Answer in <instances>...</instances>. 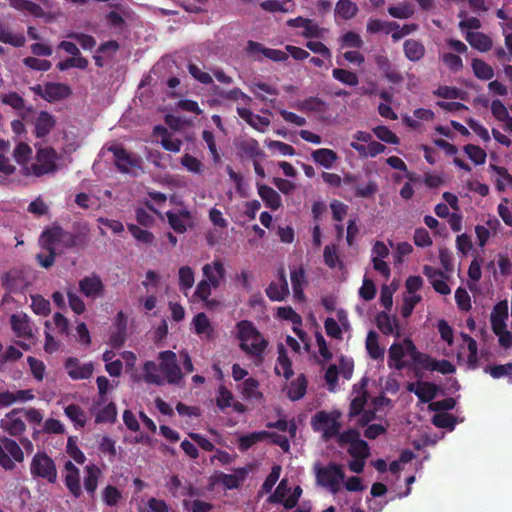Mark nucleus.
<instances>
[{"mask_svg": "<svg viewBox=\"0 0 512 512\" xmlns=\"http://www.w3.org/2000/svg\"><path fill=\"white\" fill-rule=\"evenodd\" d=\"M203 279L198 283L195 296L203 301H208L212 290L218 289L225 281L226 271L224 263L215 259L211 263H207L202 268Z\"/></svg>", "mask_w": 512, "mask_h": 512, "instance_id": "1", "label": "nucleus"}, {"mask_svg": "<svg viewBox=\"0 0 512 512\" xmlns=\"http://www.w3.org/2000/svg\"><path fill=\"white\" fill-rule=\"evenodd\" d=\"M240 348L246 354L261 359L268 342L252 325V322H237Z\"/></svg>", "mask_w": 512, "mask_h": 512, "instance_id": "2", "label": "nucleus"}, {"mask_svg": "<svg viewBox=\"0 0 512 512\" xmlns=\"http://www.w3.org/2000/svg\"><path fill=\"white\" fill-rule=\"evenodd\" d=\"M41 243L48 249L47 255L38 254L37 259L44 268L50 267L54 263L55 251L60 244L72 245L71 236L60 227H53L45 231L41 238Z\"/></svg>", "mask_w": 512, "mask_h": 512, "instance_id": "3", "label": "nucleus"}, {"mask_svg": "<svg viewBox=\"0 0 512 512\" xmlns=\"http://www.w3.org/2000/svg\"><path fill=\"white\" fill-rule=\"evenodd\" d=\"M341 413L339 411H318L311 419V427L315 432H322V439L329 441L334 437H339L341 434V424L339 418Z\"/></svg>", "mask_w": 512, "mask_h": 512, "instance_id": "4", "label": "nucleus"}, {"mask_svg": "<svg viewBox=\"0 0 512 512\" xmlns=\"http://www.w3.org/2000/svg\"><path fill=\"white\" fill-rule=\"evenodd\" d=\"M58 155L53 148L41 147L37 150L35 161L26 168V176L40 177L57 171Z\"/></svg>", "mask_w": 512, "mask_h": 512, "instance_id": "5", "label": "nucleus"}, {"mask_svg": "<svg viewBox=\"0 0 512 512\" xmlns=\"http://www.w3.org/2000/svg\"><path fill=\"white\" fill-rule=\"evenodd\" d=\"M361 434L356 428H349L339 435L337 443L340 447L349 445L347 453L351 458H369L370 447L368 443L360 438Z\"/></svg>", "mask_w": 512, "mask_h": 512, "instance_id": "6", "label": "nucleus"}, {"mask_svg": "<svg viewBox=\"0 0 512 512\" xmlns=\"http://www.w3.org/2000/svg\"><path fill=\"white\" fill-rule=\"evenodd\" d=\"M24 452L22 447L12 438L0 437V467L5 471H12L16 463L24 461Z\"/></svg>", "mask_w": 512, "mask_h": 512, "instance_id": "7", "label": "nucleus"}, {"mask_svg": "<svg viewBox=\"0 0 512 512\" xmlns=\"http://www.w3.org/2000/svg\"><path fill=\"white\" fill-rule=\"evenodd\" d=\"M107 150L112 153L115 165L121 172L136 175L141 170L142 159L128 152L122 145L114 143Z\"/></svg>", "mask_w": 512, "mask_h": 512, "instance_id": "8", "label": "nucleus"}, {"mask_svg": "<svg viewBox=\"0 0 512 512\" xmlns=\"http://www.w3.org/2000/svg\"><path fill=\"white\" fill-rule=\"evenodd\" d=\"M30 473L34 478H42L54 484L57 481V468L54 460L45 452H37L30 463Z\"/></svg>", "mask_w": 512, "mask_h": 512, "instance_id": "9", "label": "nucleus"}, {"mask_svg": "<svg viewBox=\"0 0 512 512\" xmlns=\"http://www.w3.org/2000/svg\"><path fill=\"white\" fill-rule=\"evenodd\" d=\"M287 25L299 29L298 34L308 40H323L327 32L325 28L320 27L314 20L303 17L290 19L287 21Z\"/></svg>", "mask_w": 512, "mask_h": 512, "instance_id": "10", "label": "nucleus"}, {"mask_svg": "<svg viewBox=\"0 0 512 512\" xmlns=\"http://www.w3.org/2000/svg\"><path fill=\"white\" fill-rule=\"evenodd\" d=\"M344 472L342 466L336 463H330L326 467L319 468L317 471V482L324 486L329 487L332 491H337L340 481L344 479Z\"/></svg>", "mask_w": 512, "mask_h": 512, "instance_id": "11", "label": "nucleus"}, {"mask_svg": "<svg viewBox=\"0 0 512 512\" xmlns=\"http://www.w3.org/2000/svg\"><path fill=\"white\" fill-rule=\"evenodd\" d=\"M160 371L165 375L168 383L177 384L182 379L180 366L177 364L176 354L173 351H162L159 353Z\"/></svg>", "mask_w": 512, "mask_h": 512, "instance_id": "12", "label": "nucleus"}, {"mask_svg": "<svg viewBox=\"0 0 512 512\" xmlns=\"http://www.w3.org/2000/svg\"><path fill=\"white\" fill-rule=\"evenodd\" d=\"M31 90L49 102L65 99L71 94L70 87L63 83L39 84L31 87Z\"/></svg>", "mask_w": 512, "mask_h": 512, "instance_id": "13", "label": "nucleus"}, {"mask_svg": "<svg viewBox=\"0 0 512 512\" xmlns=\"http://www.w3.org/2000/svg\"><path fill=\"white\" fill-rule=\"evenodd\" d=\"M24 408L13 409L0 421L1 429L11 437H21L26 430V424L19 414Z\"/></svg>", "mask_w": 512, "mask_h": 512, "instance_id": "14", "label": "nucleus"}, {"mask_svg": "<svg viewBox=\"0 0 512 512\" xmlns=\"http://www.w3.org/2000/svg\"><path fill=\"white\" fill-rule=\"evenodd\" d=\"M423 274L427 277L433 289L441 295H449L451 288L448 284L449 276L431 266H424Z\"/></svg>", "mask_w": 512, "mask_h": 512, "instance_id": "15", "label": "nucleus"}, {"mask_svg": "<svg viewBox=\"0 0 512 512\" xmlns=\"http://www.w3.org/2000/svg\"><path fill=\"white\" fill-rule=\"evenodd\" d=\"M64 366L68 376L73 380L89 379L94 371L92 363L80 364L79 360L75 357L67 358Z\"/></svg>", "mask_w": 512, "mask_h": 512, "instance_id": "16", "label": "nucleus"}, {"mask_svg": "<svg viewBox=\"0 0 512 512\" xmlns=\"http://www.w3.org/2000/svg\"><path fill=\"white\" fill-rule=\"evenodd\" d=\"M154 137L162 147L170 152L177 153L181 150L182 140L175 137L163 126H155L153 130Z\"/></svg>", "mask_w": 512, "mask_h": 512, "instance_id": "17", "label": "nucleus"}, {"mask_svg": "<svg viewBox=\"0 0 512 512\" xmlns=\"http://www.w3.org/2000/svg\"><path fill=\"white\" fill-rule=\"evenodd\" d=\"M167 218L174 231L183 233L192 224L191 213L185 208L167 212Z\"/></svg>", "mask_w": 512, "mask_h": 512, "instance_id": "18", "label": "nucleus"}, {"mask_svg": "<svg viewBox=\"0 0 512 512\" xmlns=\"http://www.w3.org/2000/svg\"><path fill=\"white\" fill-rule=\"evenodd\" d=\"M288 293L289 288L285 277V271L281 268L278 272V278L270 283L266 290V294L273 301H281L288 295Z\"/></svg>", "mask_w": 512, "mask_h": 512, "instance_id": "19", "label": "nucleus"}, {"mask_svg": "<svg viewBox=\"0 0 512 512\" xmlns=\"http://www.w3.org/2000/svg\"><path fill=\"white\" fill-rule=\"evenodd\" d=\"M64 467L67 472L64 479L65 486L75 498H79L82 494L80 471L71 461H67Z\"/></svg>", "mask_w": 512, "mask_h": 512, "instance_id": "20", "label": "nucleus"}, {"mask_svg": "<svg viewBox=\"0 0 512 512\" xmlns=\"http://www.w3.org/2000/svg\"><path fill=\"white\" fill-rule=\"evenodd\" d=\"M237 112L244 121L259 132H265L270 125L269 118L254 114L246 107L237 106Z\"/></svg>", "mask_w": 512, "mask_h": 512, "instance_id": "21", "label": "nucleus"}, {"mask_svg": "<svg viewBox=\"0 0 512 512\" xmlns=\"http://www.w3.org/2000/svg\"><path fill=\"white\" fill-rule=\"evenodd\" d=\"M79 289L87 298L96 299L102 295L103 284L98 276L91 275L79 282Z\"/></svg>", "mask_w": 512, "mask_h": 512, "instance_id": "22", "label": "nucleus"}, {"mask_svg": "<svg viewBox=\"0 0 512 512\" xmlns=\"http://www.w3.org/2000/svg\"><path fill=\"white\" fill-rule=\"evenodd\" d=\"M55 118L46 111L37 113L34 119V133L36 137L43 138L47 136L55 126Z\"/></svg>", "mask_w": 512, "mask_h": 512, "instance_id": "23", "label": "nucleus"}, {"mask_svg": "<svg viewBox=\"0 0 512 512\" xmlns=\"http://www.w3.org/2000/svg\"><path fill=\"white\" fill-rule=\"evenodd\" d=\"M45 326L46 331L44 350L47 353L52 354L59 349V343L54 339L49 330L54 329L53 326H55V328L58 329L59 332L67 333L69 329V322H45Z\"/></svg>", "mask_w": 512, "mask_h": 512, "instance_id": "24", "label": "nucleus"}, {"mask_svg": "<svg viewBox=\"0 0 512 512\" xmlns=\"http://www.w3.org/2000/svg\"><path fill=\"white\" fill-rule=\"evenodd\" d=\"M311 158L317 165L325 169H332L339 157L332 149L319 148L312 151Z\"/></svg>", "mask_w": 512, "mask_h": 512, "instance_id": "25", "label": "nucleus"}, {"mask_svg": "<svg viewBox=\"0 0 512 512\" xmlns=\"http://www.w3.org/2000/svg\"><path fill=\"white\" fill-rule=\"evenodd\" d=\"M274 371L277 375L283 376L286 380L290 379L294 374L292 363L283 344L278 345V358Z\"/></svg>", "mask_w": 512, "mask_h": 512, "instance_id": "26", "label": "nucleus"}, {"mask_svg": "<svg viewBox=\"0 0 512 512\" xmlns=\"http://www.w3.org/2000/svg\"><path fill=\"white\" fill-rule=\"evenodd\" d=\"M258 195L260 198L265 202V205L272 209L277 210L281 206V197L278 194L277 191H275L273 188L257 183L256 184Z\"/></svg>", "mask_w": 512, "mask_h": 512, "instance_id": "27", "label": "nucleus"}, {"mask_svg": "<svg viewBox=\"0 0 512 512\" xmlns=\"http://www.w3.org/2000/svg\"><path fill=\"white\" fill-rule=\"evenodd\" d=\"M350 146L362 157H375L385 151V146L383 144L372 140L368 144L351 142Z\"/></svg>", "mask_w": 512, "mask_h": 512, "instance_id": "28", "label": "nucleus"}, {"mask_svg": "<svg viewBox=\"0 0 512 512\" xmlns=\"http://www.w3.org/2000/svg\"><path fill=\"white\" fill-rule=\"evenodd\" d=\"M438 386L432 382H418L415 389V395L422 403H431L437 396Z\"/></svg>", "mask_w": 512, "mask_h": 512, "instance_id": "29", "label": "nucleus"}, {"mask_svg": "<svg viewBox=\"0 0 512 512\" xmlns=\"http://www.w3.org/2000/svg\"><path fill=\"white\" fill-rule=\"evenodd\" d=\"M306 283L305 279V272L303 268H295L291 271V284L293 289V297L298 300L302 301L304 298L303 294V287Z\"/></svg>", "mask_w": 512, "mask_h": 512, "instance_id": "30", "label": "nucleus"}, {"mask_svg": "<svg viewBox=\"0 0 512 512\" xmlns=\"http://www.w3.org/2000/svg\"><path fill=\"white\" fill-rule=\"evenodd\" d=\"M307 379L306 377L301 374L299 375L296 380L292 381L288 387L287 396L292 401H297L303 398L306 394L307 390Z\"/></svg>", "mask_w": 512, "mask_h": 512, "instance_id": "31", "label": "nucleus"}, {"mask_svg": "<svg viewBox=\"0 0 512 512\" xmlns=\"http://www.w3.org/2000/svg\"><path fill=\"white\" fill-rule=\"evenodd\" d=\"M16 162L22 167L23 173L26 175V168H30L29 160L32 156L31 147L23 142L16 145L13 151Z\"/></svg>", "mask_w": 512, "mask_h": 512, "instance_id": "32", "label": "nucleus"}, {"mask_svg": "<svg viewBox=\"0 0 512 512\" xmlns=\"http://www.w3.org/2000/svg\"><path fill=\"white\" fill-rule=\"evenodd\" d=\"M465 38L473 48L481 52L488 51L492 46L491 39L480 32H467Z\"/></svg>", "mask_w": 512, "mask_h": 512, "instance_id": "33", "label": "nucleus"}, {"mask_svg": "<svg viewBox=\"0 0 512 512\" xmlns=\"http://www.w3.org/2000/svg\"><path fill=\"white\" fill-rule=\"evenodd\" d=\"M493 332L498 336L501 347L509 349L512 346V334L507 328L506 322H491Z\"/></svg>", "mask_w": 512, "mask_h": 512, "instance_id": "34", "label": "nucleus"}, {"mask_svg": "<svg viewBox=\"0 0 512 512\" xmlns=\"http://www.w3.org/2000/svg\"><path fill=\"white\" fill-rule=\"evenodd\" d=\"M267 438V431H257L243 435L238 439V448L240 451L245 452L253 445Z\"/></svg>", "mask_w": 512, "mask_h": 512, "instance_id": "35", "label": "nucleus"}, {"mask_svg": "<svg viewBox=\"0 0 512 512\" xmlns=\"http://www.w3.org/2000/svg\"><path fill=\"white\" fill-rule=\"evenodd\" d=\"M85 473L86 475L84 477V488L88 494L93 496L98 486L100 470L94 465H88L85 467Z\"/></svg>", "mask_w": 512, "mask_h": 512, "instance_id": "36", "label": "nucleus"}, {"mask_svg": "<svg viewBox=\"0 0 512 512\" xmlns=\"http://www.w3.org/2000/svg\"><path fill=\"white\" fill-rule=\"evenodd\" d=\"M405 56L410 61H419L425 54V47L419 41L409 39L404 43Z\"/></svg>", "mask_w": 512, "mask_h": 512, "instance_id": "37", "label": "nucleus"}, {"mask_svg": "<svg viewBox=\"0 0 512 512\" xmlns=\"http://www.w3.org/2000/svg\"><path fill=\"white\" fill-rule=\"evenodd\" d=\"M404 356V347L402 344L394 343L390 346L388 351V365L401 370L405 367V363L402 360Z\"/></svg>", "mask_w": 512, "mask_h": 512, "instance_id": "38", "label": "nucleus"}, {"mask_svg": "<svg viewBox=\"0 0 512 512\" xmlns=\"http://www.w3.org/2000/svg\"><path fill=\"white\" fill-rule=\"evenodd\" d=\"M259 382L253 377L247 378L242 384L241 393L246 400H261L263 394L258 390Z\"/></svg>", "mask_w": 512, "mask_h": 512, "instance_id": "39", "label": "nucleus"}, {"mask_svg": "<svg viewBox=\"0 0 512 512\" xmlns=\"http://www.w3.org/2000/svg\"><path fill=\"white\" fill-rule=\"evenodd\" d=\"M358 12V7L350 0H339L335 6V14L341 19L353 18Z\"/></svg>", "mask_w": 512, "mask_h": 512, "instance_id": "40", "label": "nucleus"}, {"mask_svg": "<svg viewBox=\"0 0 512 512\" xmlns=\"http://www.w3.org/2000/svg\"><path fill=\"white\" fill-rule=\"evenodd\" d=\"M249 50L253 53L261 51L263 55L274 61H285L288 58L286 52L277 49L262 48L260 44L249 42Z\"/></svg>", "mask_w": 512, "mask_h": 512, "instance_id": "41", "label": "nucleus"}, {"mask_svg": "<svg viewBox=\"0 0 512 512\" xmlns=\"http://www.w3.org/2000/svg\"><path fill=\"white\" fill-rule=\"evenodd\" d=\"M64 412L76 427L82 428L86 425V414L79 405L70 404L65 407Z\"/></svg>", "mask_w": 512, "mask_h": 512, "instance_id": "42", "label": "nucleus"}, {"mask_svg": "<svg viewBox=\"0 0 512 512\" xmlns=\"http://www.w3.org/2000/svg\"><path fill=\"white\" fill-rule=\"evenodd\" d=\"M366 349L372 359L383 358L384 349L378 343V334L375 331H369L366 338Z\"/></svg>", "mask_w": 512, "mask_h": 512, "instance_id": "43", "label": "nucleus"}, {"mask_svg": "<svg viewBox=\"0 0 512 512\" xmlns=\"http://www.w3.org/2000/svg\"><path fill=\"white\" fill-rule=\"evenodd\" d=\"M159 366L153 361H147L143 365L144 381L149 384H163V377L158 374Z\"/></svg>", "mask_w": 512, "mask_h": 512, "instance_id": "44", "label": "nucleus"}, {"mask_svg": "<svg viewBox=\"0 0 512 512\" xmlns=\"http://www.w3.org/2000/svg\"><path fill=\"white\" fill-rule=\"evenodd\" d=\"M9 3L14 9L26 14L41 16L43 13L42 8L39 5L27 0H9Z\"/></svg>", "mask_w": 512, "mask_h": 512, "instance_id": "45", "label": "nucleus"}, {"mask_svg": "<svg viewBox=\"0 0 512 512\" xmlns=\"http://www.w3.org/2000/svg\"><path fill=\"white\" fill-rule=\"evenodd\" d=\"M388 13L393 18L407 19L414 14V6L410 2H402L388 8Z\"/></svg>", "mask_w": 512, "mask_h": 512, "instance_id": "46", "label": "nucleus"}, {"mask_svg": "<svg viewBox=\"0 0 512 512\" xmlns=\"http://www.w3.org/2000/svg\"><path fill=\"white\" fill-rule=\"evenodd\" d=\"M264 143L273 154L281 156H293L296 153L293 146L281 141L265 140Z\"/></svg>", "mask_w": 512, "mask_h": 512, "instance_id": "47", "label": "nucleus"}, {"mask_svg": "<svg viewBox=\"0 0 512 512\" xmlns=\"http://www.w3.org/2000/svg\"><path fill=\"white\" fill-rule=\"evenodd\" d=\"M0 41L14 47H21L25 44V37L22 34H14L0 23Z\"/></svg>", "mask_w": 512, "mask_h": 512, "instance_id": "48", "label": "nucleus"}, {"mask_svg": "<svg viewBox=\"0 0 512 512\" xmlns=\"http://www.w3.org/2000/svg\"><path fill=\"white\" fill-rule=\"evenodd\" d=\"M181 165L190 173L201 175L204 171V164L196 157L190 154H184L181 157Z\"/></svg>", "mask_w": 512, "mask_h": 512, "instance_id": "49", "label": "nucleus"}, {"mask_svg": "<svg viewBox=\"0 0 512 512\" xmlns=\"http://www.w3.org/2000/svg\"><path fill=\"white\" fill-rule=\"evenodd\" d=\"M472 69L475 76L482 80H490L494 76L492 67L481 59L472 61Z\"/></svg>", "mask_w": 512, "mask_h": 512, "instance_id": "50", "label": "nucleus"}, {"mask_svg": "<svg viewBox=\"0 0 512 512\" xmlns=\"http://www.w3.org/2000/svg\"><path fill=\"white\" fill-rule=\"evenodd\" d=\"M431 421L434 426L449 429L450 431L454 430L456 425V418L446 412L436 413L433 415Z\"/></svg>", "mask_w": 512, "mask_h": 512, "instance_id": "51", "label": "nucleus"}, {"mask_svg": "<svg viewBox=\"0 0 512 512\" xmlns=\"http://www.w3.org/2000/svg\"><path fill=\"white\" fill-rule=\"evenodd\" d=\"M463 341L467 344V349L469 351L468 355V365L469 367L475 369L478 364V346L475 339H473L468 334L462 333L461 334Z\"/></svg>", "mask_w": 512, "mask_h": 512, "instance_id": "52", "label": "nucleus"}, {"mask_svg": "<svg viewBox=\"0 0 512 512\" xmlns=\"http://www.w3.org/2000/svg\"><path fill=\"white\" fill-rule=\"evenodd\" d=\"M103 502L109 506H116L122 499L121 491L113 485H107L102 491Z\"/></svg>", "mask_w": 512, "mask_h": 512, "instance_id": "53", "label": "nucleus"}, {"mask_svg": "<svg viewBox=\"0 0 512 512\" xmlns=\"http://www.w3.org/2000/svg\"><path fill=\"white\" fill-rule=\"evenodd\" d=\"M117 417V409L116 405L113 402H110L105 407H103L96 415L95 422L96 423H113L115 422Z\"/></svg>", "mask_w": 512, "mask_h": 512, "instance_id": "54", "label": "nucleus"}, {"mask_svg": "<svg viewBox=\"0 0 512 512\" xmlns=\"http://www.w3.org/2000/svg\"><path fill=\"white\" fill-rule=\"evenodd\" d=\"M240 477L232 474L221 473L219 476V482L227 489H236L240 485V481L246 476V470L241 468L238 470Z\"/></svg>", "mask_w": 512, "mask_h": 512, "instance_id": "55", "label": "nucleus"}, {"mask_svg": "<svg viewBox=\"0 0 512 512\" xmlns=\"http://www.w3.org/2000/svg\"><path fill=\"white\" fill-rule=\"evenodd\" d=\"M178 275L180 289L184 292L191 289L195 281L194 271L188 266H183L179 269Z\"/></svg>", "mask_w": 512, "mask_h": 512, "instance_id": "56", "label": "nucleus"}, {"mask_svg": "<svg viewBox=\"0 0 512 512\" xmlns=\"http://www.w3.org/2000/svg\"><path fill=\"white\" fill-rule=\"evenodd\" d=\"M332 75L334 79L348 86H356L359 83L358 76L345 69L336 68L332 71Z\"/></svg>", "mask_w": 512, "mask_h": 512, "instance_id": "57", "label": "nucleus"}, {"mask_svg": "<svg viewBox=\"0 0 512 512\" xmlns=\"http://www.w3.org/2000/svg\"><path fill=\"white\" fill-rule=\"evenodd\" d=\"M422 297L419 294L406 293L403 298L401 306V316L407 318L411 315L414 307L421 301Z\"/></svg>", "mask_w": 512, "mask_h": 512, "instance_id": "58", "label": "nucleus"}, {"mask_svg": "<svg viewBox=\"0 0 512 512\" xmlns=\"http://www.w3.org/2000/svg\"><path fill=\"white\" fill-rule=\"evenodd\" d=\"M368 401V395H357L351 400L349 411H348V418L351 420L355 418L356 416L360 415L361 412L364 410L365 405Z\"/></svg>", "mask_w": 512, "mask_h": 512, "instance_id": "59", "label": "nucleus"}, {"mask_svg": "<svg viewBox=\"0 0 512 512\" xmlns=\"http://www.w3.org/2000/svg\"><path fill=\"white\" fill-rule=\"evenodd\" d=\"M234 400V396L230 390H228L225 386L221 385L218 389L217 397H216V405L220 410H225L228 407H231Z\"/></svg>", "mask_w": 512, "mask_h": 512, "instance_id": "60", "label": "nucleus"}, {"mask_svg": "<svg viewBox=\"0 0 512 512\" xmlns=\"http://www.w3.org/2000/svg\"><path fill=\"white\" fill-rule=\"evenodd\" d=\"M252 92L261 100H267L269 96L277 95V89L264 82L254 83L252 86Z\"/></svg>", "mask_w": 512, "mask_h": 512, "instance_id": "61", "label": "nucleus"}, {"mask_svg": "<svg viewBox=\"0 0 512 512\" xmlns=\"http://www.w3.org/2000/svg\"><path fill=\"white\" fill-rule=\"evenodd\" d=\"M497 175L496 184L500 191H504L508 185L512 183V175L504 167L492 166Z\"/></svg>", "mask_w": 512, "mask_h": 512, "instance_id": "62", "label": "nucleus"}, {"mask_svg": "<svg viewBox=\"0 0 512 512\" xmlns=\"http://www.w3.org/2000/svg\"><path fill=\"white\" fill-rule=\"evenodd\" d=\"M464 151L466 155L469 157L471 161H473L476 165L484 164L486 161V152L475 145L468 144L464 147Z\"/></svg>", "mask_w": 512, "mask_h": 512, "instance_id": "63", "label": "nucleus"}, {"mask_svg": "<svg viewBox=\"0 0 512 512\" xmlns=\"http://www.w3.org/2000/svg\"><path fill=\"white\" fill-rule=\"evenodd\" d=\"M485 372L489 373L494 379L512 375V362L503 365L487 366Z\"/></svg>", "mask_w": 512, "mask_h": 512, "instance_id": "64", "label": "nucleus"}]
</instances>
